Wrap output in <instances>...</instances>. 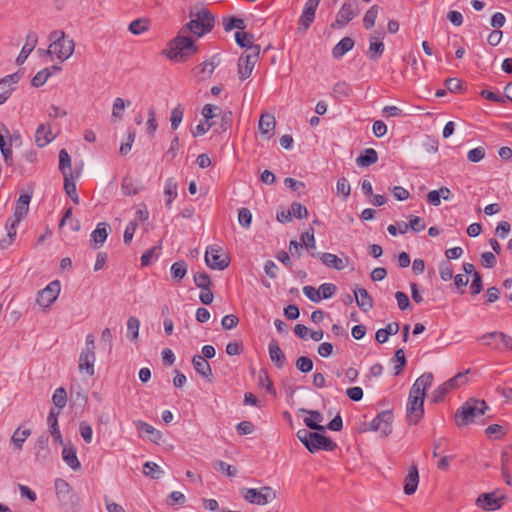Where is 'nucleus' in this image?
Masks as SVG:
<instances>
[{
  "label": "nucleus",
  "instance_id": "obj_17",
  "mask_svg": "<svg viewBox=\"0 0 512 512\" xmlns=\"http://www.w3.org/2000/svg\"><path fill=\"white\" fill-rule=\"evenodd\" d=\"M433 374L430 372L423 373L420 377L416 379L414 384L412 385L410 392L416 395H420L425 397L426 390L431 387L433 383Z\"/></svg>",
  "mask_w": 512,
  "mask_h": 512
},
{
  "label": "nucleus",
  "instance_id": "obj_63",
  "mask_svg": "<svg viewBox=\"0 0 512 512\" xmlns=\"http://www.w3.org/2000/svg\"><path fill=\"white\" fill-rule=\"evenodd\" d=\"M319 292L322 299L331 298L337 291V287L332 283H324L319 287Z\"/></svg>",
  "mask_w": 512,
  "mask_h": 512
},
{
  "label": "nucleus",
  "instance_id": "obj_51",
  "mask_svg": "<svg viewBox=\"0 0 512 512\" xmlns=\"http://www.w3.org/2000/svg\"><path fill=\"white\" fill-rule=\"evenodd\" d=\"M223 26L225 31H231L234 28L243 30L245 28V23L243 19L229 17L223 19Z\"/></svg>",
  "mask_w": 512,
  "mask_h": 512
},
{
  "label": "nucleus",
  "instance_id": "obj_31",
  "mask_svg": "<svg viewBox=\"0 0 512 512\" xmlns=\"http://www.w3.org/2000/svg\"><path fill=\"white\" fill-rule=\"evenodd\" d=\"M18 225H19V223H14L13 219L7 220V222L5 224V228L7 230V235L5 238L0 239V249H6L13 243V241L16 238Z\"/></svg>",
  "mask_w": 512,
  "mask_h": 512
},
{
  "label": "nucleus",
  "instance_id": "obj_53",
  "mask_svg": "<svg viewBox=\"0 0 512 512\" xmlns=\"http://www.w3.org/2000/svg\"><path fill=\"white\" fill-rule=\"evenodd\" d=\"M143 473L146 476L151 477L152 479H158L160 477V474H162V471L160 470V467L151 461H147L143 465Z\"/></svg>",
  "mask_w": 512,
  "mask_h": 512
},
{
  "label": "nucleus",
  "instance_id": "obj_11",
  "mask_svg": "<svg viewBox=\"0 0 512 512\" xmlns=\"http://www.w3.org/2000/svg\"><path fill=\"white\" fill-rule=\"evenodd\" d=\"M220 247L211 245L205 253V262L208 267L214 270H224L229 266L230 259L226 254H220Z\"/></svg>",
  "mask_w": 512,
  "mask_h": 512
},
{
  "label": "nucleus",
  "instance_id": "obj_41",
  "mask_svg": "<svg viewBox=\"0 0 512 512\" xmlns=\"http://www.w3.org/2000/svg\"><path fill=\"white\" fill-rule=\"evenodd\" d=\"M59 170L63 176L73 174L71 171V157L66 149H61L59 152Z\"/></svg>",
  "mask_w": 512,
  "mask_h": 512
},
{
  "label": "nucleus",
  "instance_id": "obj_32",
  "mask_svg": "<svg viewBox=\"0 0 512 512\" xmlns=\"http://www.w3.org/2000/svg\"><path fill=\"white\" fill-rule=\"evenodd\" d=\"M354 47V40L350 37H344L333 48L332 55L334 58L339 59L343 57Z\"/></svg>",
  "mask_w": 512,
  "mask_h": 512
},
{
  "label": "nucleus",
  "instance_id": "obj_1",
  "mask_svg": "<svg viewBox=\"0 0 512 512\" xmlns=\"http://www.w3.org/2000/svg\"><path fill=\"white\" fill-rule=\"evenodd\" d=\"M198 48L191 37L179 34L172 39L164 54L172 61L182 62L197 53Z\"/></svg>",
  "mask_w": 512,
  "mask_h": 512
},
{
  "label": "nucleus",
  "instance_id": "obj_22",
  "mask_svg": "<svg viewBox=\"0 0 512 512\" xmlns=\"http://www.w3.org/2000/svg\"><path fill=\"white\" fill-rule=\"evenodd\" d=\"M213 114H216V118H221V125L215 128L216 133H224L231 128L233 121V113L231 110H223L218 106V110H214Z\"/></svg>",
  "mask_w": 512,
  "mask_h": 512
},
{
  "label": "nucleus",
  "instance_id": "obj_15",
  "mask_svg": "<svg viewBox=\"0 0 512 512\" xmlns=\"http://www.w3.org/2000/svg\"><path fill=\"white\" fill-rule=\"evenodd\" d=\"M310 255L313 257L318 256L319 259L321 260V262L325 266L334 268L336 270H343L347 266V263H348V258L342 259L332 253H320L319 254V253H315V252H310Z\"/></svg>",
  "mask_w": 512,
  "mask_h": 512
},
{
  "label": "nucleus",
  "instance_id": "obj_30",
  "mask_svg": "<svg viewBox=\"0 0 512 512\" xmlns=\"http://www.w3.org/2000/svg\"><path fill=\"white\" fill-rule=\"evenodd\" d=\"M121 189L124 195L132 196L138 194L142 186L138 180L127 175L122 179Z\"/></svg>",
  "mask_w": 512,
  "mask_h": 512
},
{
  "label": "nucleus",
  "instance_id": "obj_57",
  "mask_svg": "<svg viewBox=\"0 0 512 512\" xmlns=\"http://www.w3.org/2000/svg\"><path fill=\"white\" fill-rule=\"evenodd\" d=\"M296 367L302 373H309L313 369V361L307 356H301L296 360Z\"/></svg>",
  "mask_w": 512,
  "mask_h": 512
},
{
  "label": "nucleus",
  "instance_id": "obj_54",
  "mask_svg": "<svg viewBox=\"0 0 512 512\" xmlns=\"http://www.w3.org/2000/svg\"><path fill=\"white\" fill-rule=\"evenodd\" d=\"M148 29L145 19H136L129 24V31L134 35H140Z\"/></svg>",
  "mask_w": 512,
  "mask_h": 512
},
{
  "label": "nucleus",
  "instance_id": "obj_37",
  "mask_svg": "<svg viewBox=\"0 0 512 512\" xmlns=\"http://www.w3.org/2000/svg\"><path fill=\"white\" fill-rule=\"evenodd\" d=\"M219 60L216 61V57H212L210 61H205L196 67L198 73L202 75V79L209 78L214 69L218 66Z\"/></svg>",
  "mask_w": 512,
  "mask_h": 512
},
{
  "label": "nucleus",
  "instance_id": "obj_58",
  "mask_svg": "<svg viewBox=\"0 0 512 512\" xmlns=\"http://www.w3.org/2000/svg\"><path fill=\"white\" fill-rule=\"evenodd\" d=\"M291 216H294L298 219H305L308 216V210L307 208L298 202H293L291 204Z\"/></svg>",
  "mask_w": 512,
  "mask_h": 512
},
{
  "label": "nucleus",
  "instance_id": "obj_13",
  "mask_svg": "<svg viewBox=\"0 0 512 512\" xmlns=\"http://www.w3.org/2000/svg\"><path fill=\"white\" fill-rule=\"evenodd\" d=\"M304 446L311 453H315L319 450L334 451L337 448V444L334 441L317 432H311V434H309L308 442H306Z\"/></svg>",
  "mask_w": 512,
  "mask_h": 512
},
{
  "label": "nucleus",
  "instance_id": "obj_18",
  "mask_svg": "<svg viewBox=\"0 0 512 512\" xmlns=\"http://www.w3.org/2000/svg\"><path fill=\"white\" fill-rule=\"evenodd\" d=\"M276 126L275 117L270 113H263L260 116L258 129L260 133L265 136L267 139H270L273 136V131Z\"/></svg>",
  "mask_w": 512,
  "mask_h": 512
},
{
  "label": "nucleus",
  "instance_id": "obj_14",
  "mask_svg": "<svg viewBox=\"0 0 512 512\" xmlns=\"http://www.w3.org/2000/svg\"><path fill=\"white\" fill-rule=\"evenodd\" d=\"M392 422V411H382L369 423V428L373 431H379L383 436L386 437L392 432Z\"/></svg>",
  "mask_w": 512,
  "mask_h": 512
},
{
  "label": "nucleus",
  "instance_id": "obj_62",
  "mask_svg": "<svg viewBox=\"0 0 512 512\" xmlns=\"http://www.w3.org/2000/svg\"><path fill=\"white\" fill-rule=\"evenodd\" d=\"M333 91L338 96L349 97L351 95L352 88L348 83L340 81L334 85Z\"/></svg>",
  "mask_w": 512,
  "mask_h": 512
},
{
  "label": "nucleus",
  "instance_id": "obj_59",
  "mask_svg": "<svg viewBox=\"0 0 512 512\" xmlns=\"http://www.w3.org/2000/svg\"><path fill=\"white\" fill-rule=\"evenodd\" d=\"M239 224L244 228H249L252 222V214L248 208H241L238 211Z\"/></svg>",
  "mask_w": 512,
  "mask_h": 512
},
{
  "label": "nucleus",
  "instance_id": "obj_26",
  "mask_svg": "<svg viewBox=\"0 0 512 512\" xmlns=\"http://www.w3.org/2000/svg\"><path fill=\"white\" fill-rule=\"evenodd\" d=\"M108 229L109 225L106 222H101L91 233V242L95 248L101 246L106 241L108 237Z\"/></svg>",
  "mask_w": 512,
  "mask_h": 512
},
{
  "label": "nucleus",
  "instance_id": "obj_48",
  "mask_svg": "<svg viewBox=\"0 0 512 512\" xmlns=\"http://www.w3.org/2000/svg\"><path fill=\"white\" fill-rule=\"evenodd\" d=\"M300 243H302L303 247H305L306 249L311 250V252H314V250L316 249V242L313 228H310L301 234Z\"/></svg>",
  "mask_w": 512,
  "mask_h": 512
},
{
  "label": "nucleus",
  "instance_id": "obj_40",
  "mask_svg": "<svg viewBox=\"0 0 512 512\" xmlns=\"http://www.w3.org/2000/svg\"><path fill=\"white\" fill-rule=\"evenodd\" d=\"M31 435V430L30 429H21V427H18L13 435H12V438H11V441L12 443L15 445V447L18 449V450H21L22 447H23V444L24 442L26 441V439Z\"/></svg>",
  "mask_w": 512,
  "mask_h": 512
},
{
  "label": "nucleus",
  "instance_id": "obj_8",
  "mask_svg": "<svg viewBox=\"0 0 512 512\" xmlns=\"http://www.w3.org/2000/svg\"><path fill=\"white\" fill-rule=\"evenodd\" d=\"M358 15L357 0L344 2L339 9L336 19L331 23L332 29H341Z\"/></svg>",
  "mask_w": 512,
  "mask_h": 512
},
{
  "label": "nucleus",
  "instance_id": "obj_7",
  "mask_svg": "<svg viewBox=\"0 0 512 512\" xmlns=\"http://www.w3.org/2000/svg\"><path fill=\"white\" fill-rule=\"evenodd\" d=\"M424 399L425 397L413 394L409 391L406 407V418L409 424L415 425L423 418Z\"/></svg>",
  "mask_w": 512,
  "mask_h": 512
},
{
  "label": "nucleus",
  "instance_id": "obj_9",
  "mask_svg": "<svg viewBox=\"0 0 512 512\" xmlns=\"http://www.w3.org/2000/svg\"><path fill=\"white\" fill-rule=\"evenodd\" d=\"M506 496L499 490L482 493L476 499V505L485 511L499 510L505 504Z\"/></svg>",
  "mask_w": 512,
  "mask_h": 512
},
{
  "label": "nucleus",
  "instance_id": "obj_27",
  "mask_svg": "<svg viewBox=\"0 0 512 512\" xmlns=\"http://www.w3.org/2000/svg\"><path fill=\"white\" fill-rule=\"evenodd\" d=\"M256 61H252L249 57L241 55L238 60V75L240 80H246L250 77Z\"/></svg>",
  "mask_w": 512,
  "mask_h": 512
},
{
  "label": "nucleus",
  "instance_id": "obj_45",
  "mask_svg": "<svg viewBox=\"0 0 512 512\" xmlns=\"http://www.w3.org/2000/svg\"><path fill=\"white\" fill-rule=\"evenodd\" d=\"M379 10L378 5H373L366 11L363 18V25L366 29H371L374 26Z\"/></svg>",
  "mask_w": 512,
  "mask_h": 512
},
{
  "label": "nucleus",
  "instance_id": "obj_3",
  "mask_svg": "<svg viewBox=\"0 0 512 512\" xmlns=\"http://www.w3.org/2000/svg\"><path fill=\"white\" fill-rule=\"evenodd\" d=\"M52 41L46 53L48 55H56L61 62L70 58L75 49V42L73 39L67 38L64 31L55 30L49 35Z\"/></svg>",
  "mask_w": 512,
  "mask_h": 512
},
{
  "label": "nucleus",
  "instance_id": "obj_55",
  "mask_svg": "<svg viewBox=\"0 0 512 512\" xmlns=\"http://www.w3.org/2000/svg\"><path fill=\"white\" fill-rule=\"evenodd\" d=\"M50 78V73L48 71V69H42L40 71H38L35 76L32 78L31 80V85L33 87H41L43 86L47 80Z\"/></svg>",
  "mask_w": 512,
  "mask_h": 512
},
{
  "label": "nucleus",
  "instance_id": "obj_38",
  "mask_svg": "<svg viewBox=\"0 0 512 512\" xmlns=\"http://www.w3.org/2000/svg\"><path fill=\"white\" fill-rule=\"evenodd\" d=\"M170 271L173 280L180 282L187 274V263L183 260L177 261L172 264Z\"/></svg>",
  "mask_w": 512,
  "mask_h": 512
},
{
  "label": "nucleus",
  "instance_id": "obj_35",
  "mask_svg": "<svg viewBox=\"0 0 512 512\" xmlns=\"http://www.w3.org/2000/svg\"><path fill=\"white\" fill-rule=\"evenodd\" d=\"M64 177V189L69 198L75 203H79V196L76 189V183L73 174H68Z\"/></svg>",
  "mask_w": 512,
  "mask_h": 512
},
{
  "label": "nucleus",
  "instance_id": "obj_49",
  "mask_svg": "<svg viewBox=\"0 0 512 512\" xmlns=\"http://www.w3.org/2000/svg\"><path fill=\"white\" fill-rule=\"evenodd\" d=\"M183 115H184V108L182 107L181 104H178L172 111H171V117H170V122H171V128L173 130H176L179 125L181 124L182 122V119H183Z\"/></svg>",
  "mask_w": 512,
  "mask_h": 512
},
{
  "label": "nucleus",
  "instance_id": "obj_61",
  "mask_svg": "<svg viewBox=\"0 0 512 512\" xmlns=\"http://www.w3.org/2000/svg\"><path fill=\"white\" fill-rule=\"evenodd\" d=\"M236 43L243 48H248V46L252 43L253 35L247 32L238 31L235 34Z\"/></svg>",
  "mask_w": 512,
  "mask_h": 512
},
{
  "label": "nucleus",
  "instance_id": "obj_33",
  "mask_svg": "<svg viewBox=\"0 0 512 512\" xmlns=\"http://www.w3.org/2000/svg\"><path fill=\"white\" fill-rule=\"evenodd\" d=\"M164 194L166 197L165 204L167 207H170L173 200L176 199L178 195V184L173 178H168L165 181Z\"/></svg>",
  "mask_w": 512,
  "mask_h": 512
},
{
  "label": "nucleus",
  "instance_id": "obj_42",
  "mask_svg": "<svg viewBox=\"0 0 512 512\" xmlns=\"http://www.w3.org/2000/svg\"><path fill=\"white\" fill-rule=\"evenodd\" d=\"M315 13L313 11H309L304 9L302 15L299 18L298 22V30L301 32H306V30L311 26L315 19Z\"/></svg>",
  "mask_w": 512,
  "mask_h": 512
},
{
  "label": "nucleus",
  "instance_id": "obj_46",
  "mask_svg": "<svg viewBox=\"0 0 512 512\" xmlns=\"http://www.w3.org/2000/svg\"><path fill=\"white\" fill-rule=\"evenodd\" d=\"M385 46L382 41H371L369 44V58L377 61L384 53Z\"/></svg>",
  "mask_w": 512,
  "mask_h": 512
},
{
  "label": "nucleus",
  "instance_id": "obj_47",
  "mask_svg": "<svg viewBox=\"0 0 512 512\" xmlns=\"http://www.w3.org/2000/svg\"><path fill=\"white\" fill-rule=\"evenodd\" d=\"M258 384L259 386L265 388L268 393L276 395V390L274 389L273 382L271 381L266 370L259 371Z\"/></svg>",
  "mask_w": 512,
  "mask_h": 512
},
{
  "label": "nucleus",
  "instance_id": "obj_52",
  "mask_svg": "<svg viewBox=\"0 0 512 512\" xmlns=\"http://www.w3.org/2000/svg\"><path fill=\"white\" fill-rule=\"evenodd\" d=\"M194 283L195 285L202 289H208L211 285V278L210 276L205 272H197L194 274Z\"/></svg>",
  "mask_w": 512,
  "mask_h": 512
},
{
  "label": "nucleus",
  "instance_id": "obj_25",
  "mask_svg": "<svg viewBox=\"0 0 512 512\" xmlns=\"http://www.w3.org/2000/svg\"><path fill=\"white\" fill-rule=\"evenodd\" d=\"M192 364L198 374L205 379L211 380L212 369L209 362L205 360L204 357L201 355H194L192 358Z\"/></svg>",
  "mask_w": 512,
  "mask_h": 512
},
{
  "label": "nucleus",
  "instance_id": "obj_50",
  "mask_svg": "<svg viewBox=\"0 0 512 512\" xmlns=\"http://www.w3.org/2000/svg\"><path fill=\"white\" fill-rule=\"evenodd\" d=\"M52 401L56 407L62 409L66 406L67 403V393L66 390L62 387L57 388L53 394Z\"/></svg>",
  "mask_w": 512,
  "mask_h": 512
},
{
  "label": "nucleus",
  "instance_id": "obj_43",
  "mask_svg": "<svg viewBox=\"0 0 512 512\" xmlns=\"http://www.w3.org/2000/svg\"><path fill=\"white\" fill-rule=\"evenodd\" d=\"M55 490L57 497L61 500H66L72 492L71 486L63 479H56Z\"/></svg>",
  "mask_w": 512,
  "mask_h": 512
},
{
  "label": "nucleus",
  "instance_id": "obj_2",
  "mask_svg": "<svg viewBox=\"0 0 512 512\" xmlns=\"http://www.w3.org/2000/svg\"><path fill=\"white\" fill-rule=\"evenodd\" d=\"M489 410L484 400L470 398L464 402L455 413V422L458 426H467L475 422L476 418L482 416Z\"/></svg>",
  "mask_w": 512,
  "mask_h": 512
},
{
  "label": "nucleus",
  "instance_id": "obj_21",
  "mask_svg": "<svg viewBox=\"0 0 512 512\" xmlns=\"http://www.w3.org/2000/svg\"><path fill=\"white\" fill-rule=\"evenodd\" d=\"M355 301L357 306L364 312H368L373 308L374 302L365 288H357L354 290Z\"/></svg>",
  "mask_w": 512,
  "mask_h": 512
},
{
  "label": "nucleus",
  "instance_id": "obj_10",
  "mask_svg": "<svg viewBox=\"0 0 512 512\" xmlns=\"http://www.w3.org/2000/svg\"><path fill=\"white\" fill-rule=\"evenodd\" d=\"M61 290L59 280L50 282L44 289L37 293L36 302L43 308L50 307L58 298Z\"/></svg>",
  "mask_w": 512,
  "mask_h": 512
},
{
  "label": "nucleus",
  "instance_id": "obj_34",
  "mask_svg": "<svg viewBox=\"0 0 512 512\" xmlns=\"http://www.w3.org/2000/svg\"><path fill=\"white\" fill-rule=\"evenodd\" d=\"M62 458L71 469L77 470L80 468V462L74 447H64L62 450Z\"/></svg>",
  "mask_w": 512,
  "mask_h": 512
},
{
  "label": "nucleus",
  "instance_id": "obj_4",
  "mask_svg": "<svg viewBox=\"0 0 512 512\" xmlns=\"http://www.w3.org/2000/svg\"><path fill=\"white\" fill-rule=\"evenodd\" d=\"M95 356V337L93 334H88L85 339V348L81 351L79 356V371H85L87 375H94Z\"/></svg>",
  "mask_w": 512,
  "mask_h": 512
},
{
  "label": "nucleus",
  "instance_id": "obj_60",
  "mask_svg": "<svg viewBox=\"0 0 512 512\" xmlns=\"http://www.w3.org/2000/svg\"><path fill=\"white\" fill-rule=\"evenodd\" d=\"M216 125H217L216 121L206 122L203 120L196 126L195 130L192 131V134L194 137L202 136Z\"/></svg>",
  "mask_w": 512,
  "mask_h": 512
},
{
  "label": "nucleus",
  "instance_id": "obj_56",
  "mask_svg": "<svg viewBox=\"0 0 512 512\" xmlns=\"http://www.w3.org/2000/svg\"><path fill=\"white\" fill-rule=\"evenodd\" d=\"M395 362H397V364L395 365L394 369H395V375H399L403 368L405 367L406 365V357H405V352L402 348L400 349H397L395 351V355H394V359H393Z\"/></svg>",
  "mask_w": 512,
  "mask_h": 512
},
{
  "label": "nucleus",
  "instance_id": "obj_64",
  "mask_svg": "<svg viewBox=\"0 0 512 512\" xmlns=\"http://www.w3.org/2000/svg\"><path fill=\"white\" fill-rule=\"evenodd\" d=\"M485 155V149L483 147H477L468 151L467 158L469 161L477 163L480 162L485 157Z\"/></svg>",
  "mask_w": 512,
  "mask_h": 512
},
{
  "label": "nucleus",
  "instance_id": "obj_20",
  "mask_svg": "<svg viewBox=\"0 0 512 512\" xmlns=\"http://www.w3.org/2000/svg\"><path fill=\"white\" fill-rule=\"evenodd\" d=\"M31 196L28 194H21L17 200L15 211L13 214L14 223H20L21 220L27 215L29 211V203Z\"/></svg>",
  "mask_w": 512,
  "mask_h": 512
},
{
  "label": "nucleus",
  "instance_id": "obj_19",
  "mask_svg": "<svg viewBox=\"0 0 512 512\" xmlns=\"http://www.w3.org/2000/svg\"><path fill=\"white\" fill-rule=\"evenodd\" d=\"M419 483V473L416 465L409 468L408 474L404 480L403 491L406 495H412L416 492Z\"/></svg>",
  "mask_w": 512,
  "mask_h": 512
},
{
  "label": "nucleus",
  "instance_id": "obj_5",
  "mask_svg": "<svg viewBox=\"0 0 512 512\" xmlns=\"http://www.w3.org/2000/svg\"><path fill=\"white\" fill-rule=\"evenodd\" d=\"M186 29L197 36H202L214 27V17L207 10L196 13L194 18L185 25Z\"/></svg>",
  "mask_w": 512,
  "mask_h": 512
},
{
  "label": "nucleus",
  "instance_id": "obj_24",
  "mask_svg": "<svg viewBox=\"0 0 512 512\" xmlns=\"http://www.w3.org/2000/svg\"><path fill=\"white\" fill-rule=\"evenodd\" d=\"M268 351L270 359L275 363L276 367L279 369L283 368L286 363V357L279 344L275 340H272L269 343Z\"/></svg>",
  "mask_w": 512,
  "mask_h": 512
},
{
  "label": "nucleus",
  "instance_id": "obj_36",
  "mask_svg": "<svg viewBox=\"0 0 512 512\" xmlns=\"http://www.w3.org/2000/svg\"><path fill=\"white\" fill-rule=\"evenodd\" d=\"M243 498L252 504L266 505L261 490L255 488H247L244 490Z\"/></svg>",
  "mask_w": 512,
  "mask_h": 512
},
{
  "label": "nucleus",
  "instance_id": "obj_16",
  "mask_svg": "<svg viewBox=\"0 0 512 512\" xmlns=\"http://www.w3.org/2000/svg\"><path fill=\"white\" fill-rule=\"evenodd\" d=\"M38 43L37 33L34 31H29L26 35V42L23 45L18 57L16 58L17 65H22L30 53L34 50Z\"/></svg>",
  "mask_w": 512,
  "mask_h": 512
},
{
  "label": "nucleus",
  "instance_id": "obj_44",
  "mask_svg": "<svg viewBox=\"0 0 512 512\" xmlns=\"http://www.w3.org/2000/svg\"><path fill=\"white\" fill-rule=\"evenodd\" d=\"M140 321L137 317L131 316L127 320V336L135 341L139 336Z\"/></svg>",
  "mask_w": 512,
  "mask_h": 512
},
{
  "label": "nucleus",
  "instance_id": "obj_39",
  "mask_svg": "<svg viewBox=\"0 0 512 512\" xmlns=\"http://www.w3.org/2000/svg\"><path fill=\"white\" fill-rule=\"evenodd\" d=\"M408 229H412L415 232H421L425 229V223L419 216H410L409 223H404V229H400L399 233L405 234Z\"/></svg>",
  "mask_w": 512,
  "mask_h": 512
},
{
  "label": "nucleus",
  "instance_id": "obj_29",
  "mask_svg": "<svg viewBox=\"0 0 512 512\" xmlns=\"http://www.w3.org/2000/svg\"><path fill=\"white\" fill-rule=\"evenodd\" d=\"M135 427L138 431L145 432L153 443H159L162 439V433L159 430L142 420L135 421Z\"/></svg>",
  "mask_w": 512,
  "mask_h": 512
},
{
  "label": "nucleus",
  "instance_id": "obj_6",
  "mask_svg": "<svg viewBox=\"0 0 512 512\" xmlns=\"http://www.w3.org/2000/svg\"><path fill=\"white\" fill-rule=\"evenodd\" d=\"M469 371L470 370L468 369L465 372H459L454 377L450 378L439 387H437L432 392V401L434 403H439L443 400L448 392L464 385L467 382L466 374L469 373Z\"/></svg>",
  "mask_w": 512,
  "mask_h": 512
},
{
  "label": "nucleus",
  "instance_id": "obj_12",
  "mask_svg": "<svg viewBox=\"0 0 512 512\" xmlns=\"http://www.w3.org/2000/svg\"><path fill=\"white\" fill-rule=\"evenodd\" d=\"M479 340L483 342V345L491 347L494 350H500L499 343H502L503 347L508 350H512V336L505 334L504 332L494 331L483 334Z\"/></svg>",
  "mask_w": 512,
  "mask_h": 512
},
{
  "label": "nucleus",
  "instance_id": "obj_23",
  "mask_svg": "<svg viewBox=\"0 0 512 512\" xmlns=\"http://www.w3.org/2000/svg\"><path fill=\"white\" fill-rule=\"evenodd\" d=\"M54 135L52 134L49 125L40 124L35 132V143L38 147H45L53 141Z\"/></svg>",
  "mask_w": 512,
  "mask_h": 512
},
{
  "label": "nucleus",
  "instance_id": "obj_28",
  "mask_svg": "<svg viewBox=\"0 0 512 512\" xmlns=\"http://www.w3.org/2000/svg\"><path fill=\"white\" fill-rule=\"evenodd\" d=\"M378 161V153L373 148L365 149L357 158L356 164L359 167H369Z\"/></svg>",
  "mask_w": 512,
  "mask_h": 512
}]
</instances>
